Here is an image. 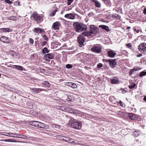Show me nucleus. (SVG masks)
Returning <instances> with one entry per match:
<instances>
[{
	"mask_svg": "<svg viewBox=\"0 0 146 146\" xmlns=\"http://www.w3.org/2000/svg\"><path fill=\"white\" fill-rule=\"evenodd\" d=\"M36 93H38L42 91V89L40 88H36Z\"/></svg>",
	"mask_w": 146,
	"mask_h": 146,
	"instance_id": "obj_45",
	"label": "nucleus"
},
{
	"mask_svg": "<svg viewBox=\"0 0 146 146\" xmlns=\"http://www.w3.org/2000/svg\"><path fill=\"white\" fill-rule=\"evenodd\" d=\"M101 50V47L100 46H94L91 49L92 51L97 53L100 52Z\"/></svg>",
	"mask_w": 146,
	"mask_h": 146,
	"instance_id": "obj_6",
	"label": "nucleus"
},
{
	"mask_svg": "<svg viewBox=\"0 0 146 146\" xmlns=\"http://www.w3.org/2000/svg\"><path fill=\"white\" fill-rule=\"evenodd\" d=\"M69 140V138L63 136L62 140L68 142Z\"/></svg>",
	"mask_w": 146,
	"mask_h": 146,
	"instance_id": "obj_33",
	"label": "nucleus"
},
{
	"mask_svg": "<svg viewBox=\"0 0 146 146\" xmlns=\"http://www.w3.org/2000/svg\"><path fill=\"white\" fill-rule=\"evenodd\" d=\"M57 11L56 10H54V11H52V12H51L49 16H54L55 15V14H56V13L57 12Z\"/></svg>",
	"mask_w": 146,
	"mask_h": 146,
	"instance_id": "obj_35",
	"label": "nucleus"
},
{
	"mask_svg": "<svg viewBox=\"0 0 146 146\" xmlns=\"http://www.w3.org/2000/svg\"><path fill=\"white\" fill-rule=\"evenodd\" d=\"M68 111L69 112L71 113L78 114V111L76 110L70 108H68Z\"/></svg>",
	"mask_w": 146,
	"mask_h": 146,
	"instance_id": "obj_21",
	"label": "nucleus"
},
{
	"mask_svg": "<svg viewBox=\"0 0 146 146\" xmlns=\"http://www.w3.org/2000/svg\"><path fill=\"white\" fill-rule=\"evenodd\" d=\"M73 25L77 32H81L86 31L87 29V26L81 23L75 22L74 23Z\"/></svg>",
	"mask_w": 146,
	"mask_h": 146,
	"instance_id": "obj_1",
	"label": "nucleus"
},
{
	"mask_svg": "<svg viewBox=\"0 0 146 146\" xmlns=\"http://www.w3.org/2000/svg\"><path fill=\"white\" fill-rule=\"evenodd\" d=\"M39 122V121H31L29 122V124L31 125L38 127Z\"/></svg>",
	"mask_w": 146,
	"mask_h": 146,
	"instance_id": "obj_14",
	"label": "nucleus"
},
{
	"mask_svg": "<svg viewBox=\"0 0 146 146\" xmlns=\"http://www.w3.org/2000/svg\"><path fill=\"white\" fill-rule=\"evenodd\" d=\"M32 17L37 22H40L42 20V17L36 12L32 13Z\"/></svg>",
	"mask_w": 146,
	"mask_h": 146,
	"instance_id": "obj_2",
	"label": "nucleus"
},
{
	"mask_svg": "<svg viewBox=\"0 0 146 146\" xmlns=\"http://www.w3.org/2000/svg\"><path fill=\"white\" fill-rule=\"evenodd\" d=\"M75 14L72 13H69L66 14L65 16V17L71 19H74L75 17Z\"/></svg>",
	"mask_w": 146,
	"mask_h": 146,
	"instance_id": "obj_11",
	"label": "nucleus"
},
{
	"mask_svg": "<svg viewBox=\"0 0 146 146\" xmlns=\"http://www.w3.org/2000/svg\"><path fill=\"white\" fill-rule=\"evenodd\" d=\"M119 103L121 106H122V107L123 106V103L121 101H119Z\"/></svg>",
	"mask_w": 146,
	"mask_h": 146,
	"instance_id": "obj_59",
	"label": "nucleus"
},
{
	"mask_svg": "<svg viewBox=\"0 0 146 146\" xmlns=\"http://www.w3.org/2000/svg\"><path fill=\"white\" fill-rule=\"evenodd\" d=\"M110 61V59L108 60V59H103V61L104 62H109V63Z\"/></svg>",
	"mask_w": 146,
	"mask_h": 146,
	"instance_id": "obj_52",
	"label": "nucleus"
},
{
	"mask_svg": "<svg viewBox=\"0 0 146 146\" xmlns=\"http://www.w3.org/2000/svg\"><path fill=\"white\" fill-rule=\"evenodd\" d=\"M43 86H45V87H50V85L49 82L47 81H44L42 84Z\"/></svg>",
	"mask_w": 146,
	"mask_h": 146,
	"instance_id": "obj_29",
	"label": "nucleus"
},
{
	"mask_svg": "<svg viewBox=\"0 0 146 146\" xmlns=\"http://www.w3.org/2000/svg\"><path fill=\"white\" fill-rule=\"evenodd\" d=\"M66 68L68 69H70L72 68V65L68 64L66 65Z\"/></svg>",
	"mask_w": 146,
	"mask_h": 146,
	"instance_id": "obj_38",
	"label": "nucleus"
},
{
	"mask_svg": "<svg viewBox=\"0 0 146 146\" xmlns=\"http://www.w3.org/2000/svg\"><path fill=\"white\" fill-rule=\"evenodd\" d=\"M116 63L115 61V60L110 59V61L109 62V64L112 68L115 67V65H116Z\"/></svg>",
	"mask_w": 146,
	"mask_h": 146,
	"instance_id": "obj_15",
	"label": "nucleus"
},
{
	"mask_svg": "<svg viewBox=\"0 0 146 146\" xmlns=\"http://www.w3.org/2000/svg\"><path fill=\"white\" fill-rule=\"evenodd\" d=\"M14 68H15L16 69L19 70H23V67L18 65H13L12 66Z\"/></svg>",
	"mask_w": 146,
	"mask_h": 146,
	"instance_id": "obj_25",
	"label": "nucleus"
},
{
	"mask_svg": "<svg viewBox=\"0 0 146 146\" xmlns=\"http://www.w3.org/2000/svg\"><path fill=\"white\" fill-rule=\"evenodd\" d=\"M47 43V42L46 41H44L43 42H42L41 43V45L42 46H44Z\"/></svg>",
	"mask_w": 146,
	"mask_h": 146,
	"instance_id": "obj_48",
	"label": "nucleus"
},
{
	"mask_svg": "<svg viewBox=\"0 0 146 146\" xmlns=\"http://www.w3.org/2000/svg\"><path fill=\"white\" fill-rule=\"evenodd\" d=\"M55 137L58 139L62 140L63 136L59 135H56Z\"/></svg>",
	"mask_w": 146,
	"mask_h": 146,
	"instance_id": "obj_34",
	"label": "nucleus"
},
{
	"mask_svg": "<svg viewBox=\"0 0 146 146\" xmlns=\"http://www.w3.org/2000/svg\"><path fill=\"white\" fill-rule=\"evenodd\" d=\"M128 116L131 120H134L135 118L136 115L133 113H129L128 114Z\"/></svg>",
	"mask_w": 146,
	"mask_h": 146,
	"instance_id": "obj_23",
	"label": "nucleus"
},
{
	"mask_svg": "<svg viewBox=\"0 0 146 146\" xmlns=\"http://www.w3.org/2000/svg\"><path fill=\"white\" fill-rule=\"evenodd\" d=\"M102 65L101 63H99L97 65L98 68H99L102 67Z\"/></svg>",
	"mask_w": 146,
	"mask_h": 146,
	"instance_id": "obj_54",
	"label": "nucleus"
},
{
	"mask_svg": "<svg viewBox=\"0 0 146 146\" xmlns=\"http://www.w3.org/2000/svg\"><path fill=\"white\" fill-rule=\"evenodd\" d=\"M8 39V37L5 36H3L0 38V40L2 42H5Z\"/></svg>",
	"mask_w": 146,
	"mask_h": 146,
	"instance_id": "obj_27",
	"label": "nucleus"
},
{
	"mask_svg": "<svg viewBox=\"0 0 146 146\" xmlns=\"http://www.w3.org/2000/svg\"><path fill=\"white\" fill-rule=\"evenodd\" d=\"M133 29L134 31H136L137 33H139V29L137 30L135 28V27H133Z\"/></svg>",
	"mask_w": 146,
	"mask_h": 146,
	"instance_id": "obj_51",
	"label": "nucleus"
},
{
	"mask_svg": "<svg viewBox=\"0 0 146 146\" xmlns=\"http://www.w3.org/2000/svg\"><path fill=\"white\" fill-rule=\"evenodd\" d=\"M92 32L90 31H88L85 32H83L82 34L83 35H84L86 36H91L92 34Z\"/></svg>",
	"mask_w": 146,
	"mask_h": 146,
	"instance_id": "obj_19",
	"label": "nucleus"
},
{
	"mask_svg": "<svg viewBox=\"0 0 146 146\" xmlns=\"http://www.w3.org/2000/svg\"><path fill=\"white\" fill-rule=\"evenodd\" d=\"M49 52V50H48L46 47H44L42 50V52L43 53H48Z\"/></svg>",
	"mask_w": 146,
	"mask_h": 146,
	"instance_id": "obj_32",
	"label": "nucleus"
},
{
	"mask_svg": "<svg viewBox=\"0 0 146 146\" xmlns=\"http://www.w3.org/2000/svg\"><path fill=\"white\" fill-rule=\"evenodd\" d=\"M127 47L128 48H130L131 46V45L130 43H128L126 44Z\"/></svg>",
	"mask_w": 146,
	"mask_h": 146,
	"instance_id": "obj_56",
	"label": "nucleus"
},
{
	"mask_svg": "<svg viewBox=\"0 0 146 146\" xmlns=\"http://www.w3.org/2000/svg\"><path fill=\"white\" fill-rule=\"evenodd\" d=\"M12 30L9 28H2L0 29V32H10L12 31Z\"/></svg>",
	"mask_w": 146,
	"mask_h": 146,
	"instance_id": "obj_16",
	"label": "nucleus"
},
{
	"mask_svg": "<svg viewBox=\"0 0 146 146\" xmlns=\"http://www.w3.org/2000/svg\"><path fill=\"white\" fill-rule=\"evenodd\" d=\"M122 92H123V93L124 94V93H126V92H127V91L125 90H122Z\"/></svg>",
	"mask_w": 146,
	"mask_h": 146,
	"instance_id": "obj_60",
	"label": "nucleus"
},
{
	"mask_svg": "<svg viewBox=\"0 0 146 146\" xmlns=\"http://www.w3.org/2000/svg\"><path fill=\"white\" fill-rule=\"evenodd\" d=\"M42 38H43V39L47 41L48 40V39L47 37H46V35H43L42 36Z\"/></svg>",
	"mask_w": 146,
	"mask_h": 146,
	"instance_id": "obj_44",
	"label": "nucleus"
},
{
	"mask_svg": "<svg viewBox=\"0 0 146 146\" xmlns=\"http://www.w3.org/2000/svg\"><path fill=\"white\" fill-rule=\"evenodd\" d=\"M36 88H33L32 89H30L31 91L32 92V93L33 94H35L36 93Z\"/></svg>",
	"mask_w": 146,
	"mask_h": 146,
	"instance_id": "obj_39",
	"label": "nucleus"
},
{
	"mask_svg": "<svg viewBox=\"0 0 146 146\" xmlns=\"http://www.w3.org/2000/svg\"><path fill=\"white\" fill-rule=\"evenodd\" d=\"M90 31L92 32L93 34H96V33L98 31V29L94 25H92L90 26Z\"/></svg>",
	"mask_w": 146,
	"mask_h": 146,
	"instance_id": "obj_8",
	"label": "nucleus"
},
{
	"mask_svg": "<svg viewBox=\"0 0 146 146\" xmlns=\"http://www.w3.org/2000/svg\"><path fill=\"white\" fill-rule=\"evenodd\" d=\"M133 73V71L131 70L130 72L129 75H131Z\"/></svg>",
	"mask_w": 146,
	"mask_h": 146,
	"instance_id": "obj_64",
	"label": "nucleus"
},
{
	"mask_svg": "<svg viewBox=\"0 0 146 146\" xmlns=\"http://www.w3.org/2000/svg\"><path fill=\"white\" fill-rule=\"evenodd\" d=\"M119 15L118 14L115 13V14H113V15H112L111 17L113 18H117L119 17Z\"/></svg>",
	"mask_w": 146,
	"mask_h": 146,
	"instance_id": "obj_41",
	"label": "nucleus"
},
{
	"mask_svg": "<svg viewBox=\"0 0 146 146\" xmlns=\"http://www.w3.org/2000/svg\"><path fill=\"white\" fill-rule=\"evenodd\" d=\"M74 141L73 139L69 138V141H68V142H69L70 143H72L74 142Z\"/></svg>",
	"mask_w": 146,
	"mask_h": 146,
	"instance_id": "obj_50",
	"label": "nucleus"
},
{
	"mask_svg": "<svg viewBox=\"0 0 146 146\" xmlns=\"http://www.w3.org/2000/svg\"><path fill=\"white\" fill-rule=\"evenodd\" d=\"M91 1L94 2L96 7L100 8L101 6V3L97 0H91Z\"/></svg>",
	"mask_w": 146,
	"mask_h": 146,
	"instance_id": "obj_17",
	"label": "nucleus"
},
{
	"mask_svg": "<svg viewBox=\"0 0 146 146\" xmlns=\"http://www.w3.org/2000/svg\"><path fill=\"white\" fill-rule=\"evenodd\" d=\"M136 84L135 83H132L129 86V88L130 89H133L135 86Z\"/></svg>",
	"mask_w": 146,
	"mask_h": 146,
	"instance_id": "obj_30",
	"label": "nucleus"
},
{
	"mask_svg": "<svg viewBox=\"0 0 146 146\" xmlns=\"http://www.w3.org/2000/svg\"><path fill=\"white\" fill-rule=\"evenodd\" d=\"M60 43L56 41H54L52 42V44H53L56 45H59Z\"/></svg>",
	"mask_w": 146,
	"mask_h": 146,
	"instance_id": "obj_40",
	"label": "nucleus"
},
{
	"mask_svg": "<svg viewBox=\"0 0 146 146\" xmlns=\"http://www.w3.org/2000/svg\"><path fill=\"white\" fill-rule=\"evenodd\" d=\"M99 27L101 28L104 29L106 31L109 32L110 31V29H109L108 27L105 25H100L99 26Z\"/></svg>",
	"mask_w": 146,
	"mask_h": 146,
	"instance_id": "obj_24",
	"label": "nucleus"
},
{
	"mask_svg": "<svg viewBox=\"0 0 146 146\" xmlns=\"http://www.w3.org/2000/svg\"><path fill=\"white\" fill-rule=\"evenodd\" d=\"M118 78L117 77H114L111 80V83L112 84H117L119 82Z\"/></svg>",
	"mask_w": 146,
	"mask_h": 146,
	"instance_id": "obj_22",
	"label": "nucleus"
},
{
	"mask_svg": "<svg viewBox=\"0 0 146 146\" xmlns=\"http://www.w3.org/2000/svg\"><path fill=\"white\" fill-rule=\"evenodd\" d=\"M143 13L145 14L146 15V8H145L143 10Z\"/></svg>",
	"mask_w": 146,
	"mask_h": 146,
	"instance_id": "obj_61",
	"label": "nucleus"
},
{
	"mask_svg": "<svg viewBox=\"0 0 146 146\" xmlns=\"http://www.w3.org/2000/svg\"><path fill=\"white\" fill-rule=\"evenodd\" d=\"M4 135L7 136H9L10 135V133H6Z\"/></svg>",
	"mask_w": 146,
	"mask_h": 146,
	"instance_id": "obj_57",
	"label": "nucleus"
},
{
	"mask_svg": "<svg viewBox=\"0 0 146 146\" xmlns=\"http://www.w3.org/2000/svg\"><path fill=\"white\" fill-rule=\"evenodd\" d=\"M33 31L34 33L39 34H42L44 32V30L42 29L39 27L35 28L33 29Z\"/></svg>",
	"mask_w": 146,
	"mask_h": 146,
	"instance_id": "obj_7",
	"label": "nucleus"
},
{
	"mask_svg": "<svg viewBox=\"0 0 146 146\" xmlns=\"http://www.w3.org/2000/svg\"><path fill=\"white\" fill-rule=\"evenodd\" d=\"M9 54L11 55L12 57L16 54V53L13 50L10 51L9 53Z\"/></svg>",
	"mask_w": 146,
	"mask_h": 146,
	"instance_id": "obj_31",
	"label": "nucleus"
},
{
	"mask_svg": "<svg viewBox=\"0 0 146 146\" xmlns=\"http://www.w3.org/2000/svg\"><path fill=\"white\" fill-rule=\"evenodd\" d=\"M84 53L83 52H81L77 54L78 56L80 57V58H82V56L84 55Z\"/></svg>",
	"mask_w": 146,
	"mask_h": 146,
	"instance_id": "obj_43",
	"label": "nucleus"
},
{
	"mask_svg": "<svg viewBox=\"0 0 146 146\" xmlns=\"http://www.w3.org/2000/svg\"><path fill=\"white\" fill-rule=\"evenodd\" d=\"M38 127L42 128L48 129V126L44 123L39 122Z\"/></svg>",
	"mask_w": 146,
	"mask_h": 146,
	"instance_id": "obj_12",
	"label": "nucleus"
},
{
	"mask_svg": "<svg viewBox=\"0 0 146 146\" xmlns=\"http://www.w3.org/2000/svg\"><path fill=\"white\" fill-rule=\"evenodd\" d=\"M142 56V54H138L137 55V57H140Z\"/></svg>",
	"mask_w": 146,
	"mask_h": 146,
	"instance_id": "obj_62",
	"label": "nucleus"
},
{
	"mask_svg": "<svg viewBox=\"0 0 146 146\" xmlns=\"http://www.w3.org/2000/svg\"><path fill=\"white\" fill-rule=\"evenodd\" d=\"M29 41L30 43L31 44H33L34 42V40L33 39L31 38H30L29 39Z\"/></svg>",
	"mask_w": 146,
	"mask_h": 146,
	"instance_id": "obj_49",
	"label": "nucleus"
},
{
	"mask_svg": "<svg viewBox=\"0 0 146 146\" xmlns=\"http://www.w3.org/2000/svg\"><path fill=\"white\" fill-rule=\"evenodd\" d=\"M138 49L142 53L146 51V44L145 43H141L138 46Z\"/></svg>",
	"mask_w": 146,
	"mask_h": 146,
	"instance_id": "obj_5",
	"label": "nucleus"
},
{
	"mask_svg": "<svg viewBox=\"0 0 146 146\" xmlns=\"http://www.w3.org/2000/svg\"><path fill=\"white\" fill-rule=\"evenodd\" d=\"M145 75H146V72H142L140 73L139 76L141 77H142Z\"/></svg>",
	"mask_w": 146,
	"mask_h": 146,
	"instance_id": "obj_37",
	"label": "nucleus"
},
{
	"mask_svg": "<svg viewBox=\"0 0 146 146\" xmlns=\"http://www.w3.org/2000/svg\"><path fill=\"white\" fill-rule=\"evenodd\" d=\"M145 109L144 108H141L140 109V111L141 113L144 114L145 112Z\"/></svg>",
	"mask_w": 146,
	"mask_h": 146,
	"instance_id": "obj_36",
	"label": "nucleus"
},
{
	"mask_svg": "<svg viewBox=\"0 0 146 146\" xmlns=\"http://www.w3.org/2000/svg\"><path fill=\"white\" fill-rule=\"evenodd\" d=\"M85 40V38L82 36H80L78 37V41L80 47H82L84 46Z\"/></svg>",
	"mask_w": 146,
	"mask_h": 146,
	"instance_id": "obj_4",
	"label": "nucleus"
},
{
	"mask_svg": "<svg viewBox=\"0 0 146 146\" xmlns=\"http://www.w3.org/2000/svg\"><path fill=\"white\" fill-rule=\"evenodd\" d=\"M66 84V85L70 87L73 88H76L77 87V86L76 84L71 82H67Z\"/></svg>",
	"mask_w": 146,
	"mask_h": 146,
	"instance_id": "obj_10",
	"label": "nucleus"
},
{
	"mask_svg": "<svg viewBox=\"0 0 146 146\" xmlns=\"http://www.w3.org/2000/svg\"><path fill=\"white\" fill-rule=\"evenodd\" d=\"M57 108L59 110H62V111H68V108L65 107L58 106L57 107Z\"/></svg>",
	"mask_w": 146,
	"mask_h": 146,
	"instance_id": "obj_18",
	"label": "nucleus"
},
{
	"mask_svg": "<svg viewBox=\"0 0 146 146\" xmlns=\"http://www.w3.org/2000/svg\"><path fill=\"white\" fill-rule=\"evenodd\" d=\"M18 135V138H22L24 139H26L27 138L28 139H33V137H27V136L24 135H22L19 134Z\"/></svg>",
	"mask_w": 146,
	"mask_h": 146,
	"instance_id": "obj_20",
	"label": "nucleus"
},
{
	"mask_svg": "<svg viewBox=\"0 0 146 146\" xmlns=\"http://www.w3.org/2000/svg\"><path fill=\"white\" fill-rule=\"evenodd\" d=\"M44 56L49 59H52L53 57V55L52 53L48 54H45Z\"/></svg>",
	"mask_w": 146,
	"mask_h": 146,
	"instance_id": "obj_28",
	"label": "nucleus"
},
{
	"mask_svg": "<svg viewBox=\"0 0 146 146\" xmlns=\"http://www.w3.org/2000/svg\"><path fill=\"white\" fill-rule=\"evenodd\" d=\"M5 2L9 4H11L12 3V2L10 1V0H5Z\"/></svg>",
	"mask_w": 146,
	"mask_h": 146,
	"instance_id": "obj_47",
	"label": "nucleus"
},
{
	"mask_svg": "<svg viewBox=\"0 0 146 146\" xmlns=\"http://www.w3.org/2000/svg\"><path fill=\"white\" fill-rule=\"evenodd\" d=\"M60 26V22L58 21H56L53 24L52 26V28L54 30H58L59 29V27Z\"/></svg>",
	"mask_w": 146,
	"mask_h": 146,
	"instance_id": "obj_9",
	"label": "nucleus"
},
{
	"mask_svg": "<svg viewBox=\"0 0 146 146\" xmlns=\"http://www.w3.org/2000/svg\"><path fill=\"white\" fill-rule=\"evenodd\" d=\"M72 128L76 129H80L82 127V124L79 122H73L71 124Z\"/></svg>",
	"mask_w": 146,
	"mask_h": 146,
	"instance_id": "obj_3",
	"label": "nucleus"
},
{
	"mask_svg": "<svg viewBox=\"0 0 146 146\" xmlns=\"http://www.w3.org/2000/svg\"><path fill=\"white\" fill-rule=\"evenodd\" d=\"M140 69V68H137L136 67H134V68L133 69V70L135 71H137V70H139Z\"/></svg>",
	"mask_w": 146,
	"mask_h": 146,
	"instance_id": "obj_53",
	"label": "nucleus"
},
{
	"mask_svg": "<svg viewBox=\"0 0 146 146\" xmlns=\"http://www.w3.org/2000/svg\"><path fill=\"white\" fill-rule=\"evenodd\" d=\"M108 56L111 58H113L116 54V53L114 52L113 50L109 51L108 52Z\"/></svg>",
	"mask_w": 146,
	"mask_h": 146,
	"instance_id": "obj_13",
	"label": "nucleus"
},
{
	"mask_svg": "<svg viewBox=\"0 0 146 146\" xmlns=\"http://www.w3.org/2000/svg\"><path fill=\"white\" fill-rule=\"evenodd\" d=\"M143 100L145 102H146V96L144 97Z\"/></svg>",
	"mask_w": 146,
	"mask_h": 146,
	"instance_id": "obj_63",
	"label": "nucleus"
},
{
	"mask_svg": "<svg viewBox=\"0 0 146 146\" xmlns=\"http://www.w3.org/2000/svg\"><path fill=\"white\" fill-rule=\"evenodd\" d=\"M19 134L17 133H14V137H19Z\"/></svg>",
	"mask_w": 146,
	"mask_h": 146,
	"instance_id": "obj_55",
	"label": "nucleus"
},
{
	"mask_svg": "<svg viewBox=\"0 0 146 146\" xmlns=\"http://www.w3.org/2000/svg\"><path fill=\"white\" fill-rule=\"evenodd\" d=\"M53 126V127L56 128L57 129H60V125H54Z\"/></svg>",
	"mask_w": 146,
	"mask_h": 146,
	"instance_id": "obj_46",
	"label": "nucleus"
},
{
	"mask_svg": "<svg viewBox=\"0 0 146 146\" xmlns=\"http://www.w3.org/2000/svg\"><path fill=\"white\" fill-rule=\"evenodd\" d=\"M68 1L67 4L68 5H70L73 2V0H67Z\"/></svg>",
	"mask_w": 146,
	"mask_h": 146,
	"instance_id": "obj_42",
	"label": "nucleus"
},
{
	"mask_svg": "<svg viewBox=\"0 0 146 146\" xmlns=\"http://www.w3.org/2000/svg\"><path fill=\"white\" fill-rule=\"evenodd\" d=\"M105 4L108 7H110L111 5V3L109 0H102Z\"/></svg>",
	"mask_w": 146,
	"mask_h": 146,
	"instance_id": "obj_26",
	"label": "nucleus"
},
{
	"mask_svg": "<svg viewBox=\"0 0 146 146\" xmlns=\"http://www.w3.org/2000/svg\"><path fill=\"white\" fill-rule=\"evenodd\" d=\"M14 133H10V135L9 137H14Z\"/></svg>",
	"mask_w": 146,
	"mask_h": 146,
	"instance_id": "obj_58",
	"label": "nucleus"
}]
</instances>
